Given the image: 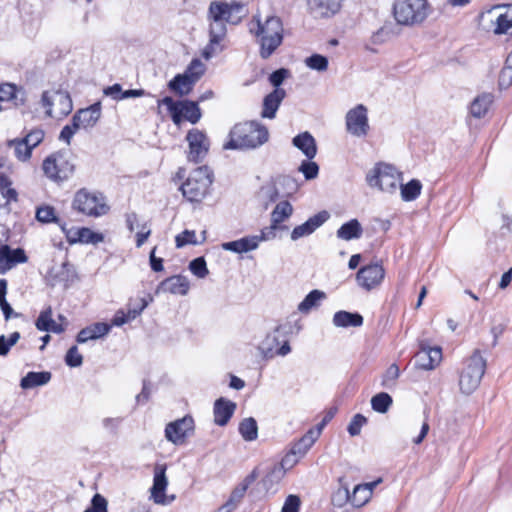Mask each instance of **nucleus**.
<instances>
[{
	"label": "nucleus",
	"mask_w": 512,
	"mask_h": 512,
	"mask_svg": "<svg viewBox=\"0 0 512 512\" xmlns=\"http://www.w3.org/2000/svg\"><path fill=\"white\" fill-rule=\"evenodd\" d=\"M268 140L267 129L255 122L236 124L229 133V140L223 145L226 150L253 149Z\"/></svg>",
	"instance_id": "nucleus-1"
},
{
	"label": "nucleus",
	"mask_w": 512,
	"mask_h": 512,
	"mask_svg": "<svg viewBox=\"0 0 512 512\" xmlns=\"http://www.w3.org/2000/svg\"><path fill=\"white\" fill-rule=\"evenodd\" d=\"M256 35L260 37V55L266 59L279 47L283 39V26L278 17L270 16L264 22L256 18Z\"/></svg>",
	"instance_id": "nucleus-2"
},
{
	"label": "nucleus",
	"mask_w": 512,
	"mask_h": 512,
	"mask_svg": "<svg viewBox=\"0 0 512 512\" xmlns=\"http://www.w3.org/2000/svg\"><path fill=\"white\" fill-rule=\"evenodd\" d=\"M486 369V360L479 350H475L465 361L464 367L459 374V390L468 396L474 393L482 380Z\"/></svg>",
	"instance_id": "nucleus-3"
},
{
	"label": "nucleus",
	"mask_w": 512,
	"mask_h": 512,
	"mask_svg": "<svg viewBox=\"0 0 512 512\" xmlns=\"http://www.w3.org/2000/svg\"><path fill=\"white\" fill-rule=\"evenodd\" d=\"M401 180V173L395 167L385 163L376 164L366 174V183L370 188L388 194L397 191Z\"/></svg>",
	"instance_id": "nucleus-4"
},
{
	"label": "nucleus",
	"mask_w": 512,
	"mask_h": 512,
	"mask_svg": "<svg viewBox=\"0 0 512 512\" xmlns=\"http://www.w3.org/2000/svg\"><path fill=\"white\" fill-rule=\"evenodd\" d=\"M213 182V174L206 166H201L190 172L185 182L180 186L182 195L190 202H200L208 194Z\"/></svg>",
	"instance_id": "nucleus-5"
},
{
	"label": "nucleus",
	"mask_w": 512,
	"mask_h": 512,
	"mask_svg": "<svg viewBox=\"0 0 512 512\" xmlns=\"http://www.w3.org/2000/svg\"><path fill=\"white\" fill-rule=\"evenodd\" d=\"M72 208L83 215L95 218L101 217L109 211L104 195L86 188H82L74 194Z\"/></svg>",
	"instance_id": "nucleus-6"
},
{
	"label": "nucleus",
	"mask_w": 512,
	"mask_h": 512,
	"mask_svg": "<svg viewBox=\"0 0 512 512\" xmlns=\"http://www.w3.org/2000/svg\"><path fill=\"white\" fill-rule=\"evenodd\" d=\"M429 13L427 0H397L394 17L399 24L415 25L423 22Z\"/></svg>",
	"instance_id": "nucleus-7"
},
{
	"label": "nucleus",
	"mask_w": 512,
	"mask_h": 512,
	"mask_svg": "<svg viewBox=\"0 0 512 512\" xmlns=\"http://www.w3.org/2000/svg\"><path fill=\"white\" fill-rule=\"evenodd\" d=\"M163 108L170 114L173 122L179 125L183 120L192 124L197 123L201 118V111L197 103L191 101L175 102L171 97H165L158 102V112L163 113Z\"/></svg>",
	"instance_id": "nucleus-8"
},
{
	"label": "nucleus",
	"mask_w": 512,
	"mask_h": 512,
	"mask_svg": "<svg viewBox=\"0 0 512 512\" xmlns=\"http://www.w3.org/2000/svg\"><path fill=\"white\" fill-rule=\"evenodd\" d=\"M41 106L51 118L62 119L73 109L72 100L66 91L47 90L42 93Z\"/></svg>",
	"instance_id": "nucleus-9"
},
{
	"label": "nucleus",
	"mask_w": 512,
	"mask_h": 512,
	"mask_svg": "<svg viewBox=\"0 0 512 512\" xmlns=\"http://www.w3.org/2000/svg\"><path fill=\"white\" fill-rule=\"evenodd\" d=\"M42 169L51 181L61 183L72 176L74 164L66 154L54 153L43 161Z\"/></svg>",
	"instance_id": "nucleus-10"
},
{
	"label": "nucleus",
	"mask_w": 512,
	"mask_h": 512,
	"mask_svg": "<svg viewBox=\"0 0 512 512\" xmlns=\"http://www.w3.org/2000/svg\"><path fill=\"white\" fill-rule=\"evenodd\" d=\"M346 131L357 138L367 136L370 126L368 120V109L363 104H358L347 111L345 115Z\"/></svg>",
	"instance_id": "nucleus-11"
},
{
	"label": "nucleus",
	"mask_w": 512,
	"mask_h": 512,
	"mask_svg": "<svg viewBox=\"0 0 512 512\" xmlns=\"http://www.w3.org/2000/svg\"><path fill=\"white\" fill-rule=\"evenodd\" d=\"M485 17L490 23L488 29L494 34L512 33V5L493 7Z\"/></svg>",
	"instance_id": "nucleus-12"
},
{
	"label": "nucleus",
	"mask_w": 512,
	"mask_h": 512,
	"mask_svg": "<svg viewBox=\"0 0 512 512\" xmlns=\"http://www.w3.org/2000/svg\"><path fill=\"white\" fill-rule=\"evenodd\" d=\"M186 141L188 142V160L194 163L203 161L210 148V140L206 133L196 128L191 129L186 135Z\"/></svg>",
	"instance_id": "nucleus-13"
},
{
	"label": "nucleus",
	"mask_w": 512,
	"mask_h": 512,
	"mask_svg": "<svg viewBox=\"0 0 512 512\" xmlns=\"http://www.w3.org/2000/svg\"><path fill=\"white\" fill-rule=\"evenodd\" d=\"M193 431V418L191 416H185L167 424L165 428V437L169 442L175 445H182L185 443L186 438L193 433Z\"/></svg>",
	"instance_id": "nucleus-14"
},
{
	"label": "nucleus",
	"mask_w": 512,
	"mask_h": 512,
	"mask_svg": "<svg viewBox=\"0 0 512 512\" xmlns=\"http://www.w3.org/2000/svg\"><path fill=\"white\" fill-rule=\"evenodd\" d=\"M166 469L167 467L165 464H156L154 467L153 485L150 489V497L159 505H167L174 500V496L169 497L165 493L168 486Z\"/></svg>",
	"instance_id": "nucleus-15"
},
{
	"label": "nucleus",
	"mask_w": 512,
	"mask_h": 512,
	"mask_svg": "<svg viewBox=\"0 0 512 512\" xmlns=\"http://www.w3.org/2000/svg\"><path fill=\"white\" fill-rule=\"evenodd\" d=\"M385 277V269L378 263L362 267L356 274V280L360 287L371 291L381 285Z\"/></svg>",
	"instance_id": "nucleus-16"
},
{
	"label": "nucleus",
	"mask_w": 512,
	"mask_h": 512,
	"mask_svg": "<svg viewBox=\"0 0 512 512\" xmlns=\"http://www.w3.org/2000/svg\"><path fill=\"white\" fill-rule=\"evenodd\" d=\"M210 20L209 44L204 48L202 52L203 57L207 60L223 50L221 42L226 36L225 22L217 18H210Z\"/></svg>",
	"instance_id": "nucleus-17"
},
{
	"label": "nucleus",
	"mask_w": 512,
	"mask_h": 512,
	"mask_svg": "<svg viewBox=\"0 0 512 512\" xmlns=\"http://www.w3.org/2000/svg\"><path fill=\"white\" fill-rule=\"evenodd\" d=\"M243 6L226 2H212L209 7V18L221 19L223 22L238 23L242 17Z\"/></svg>",
	"instance_id": "nucleus-18"
},
{
	"label": "nucleus",
	"mask_w": 512,
	"mask_h": 512,
	"mask_svg": "<svg viewBox=\"0 0 512 512\" xmlns=\"http://www.w3.org/2000/svg\"><path fill=\"white\" fill-rule=\"evenodd\" d=\"M330 215L327 211H321L312 217H310L306 222L301 225L296 226L291 234L290 238L292 241H297L301 238L307 237L314 233L320 226H322L328 219Z\"/></svg>",
	"instance_id": "nucleus-19"
},
{
	"label": "nucleus",
	"mask_w": 512,
	"mask_h": 512,
	"mask_svg": "<svg viewBox=\"0 0 512 512\" xmlns=\"http://www.w3.org/2000/svg\"><path fill=\"white\" fill-rule=\"evenodd\" d=\"M26 261L27 257L24 250L20 248L11 249L8 245L0 247V274H4L15 265Z\"/></svg>",
	"instance_id": "nucleus-20"
},
{
	"label": "nucleus",
	"mask_w": 512,
	"mask_h": 512,
	"mask_svg": "<svg viewBox=\"0 0 512 512\" xmlns=\"http://www.w3.org/2000/svg\"><path fill=\"white\" fill-rule=\"evenodd\" d=\"M190 283L188 279L181 275L171 276L160 283L156 293L164 292L174 295H186L189 291Z\"/></svg>",
	"instance_id": "nucleus-21"
},
{
	"label": "nucleus",
	"mask_w": 512,
	"mask_h": 512,
	"mask_svg": "<svg viewBox=\"0 0 512 512\" xmlns=\"http://www.w3.org/2000/svg\"><path fill=\"white\" fill-rule=\"evenodd\" d=\"M0 102H12L15 107L23 106L26 102V93L15 84H0Z\"/></svg>",
	"instance_id": "nucleus-22"
},
{
	"label": "nucleus",
	"mask_w": 512,
	"mask_h": 512,
	"mask_svg": "<svg viewBox=\"0 0 512 512\" xmlns=\"http://www.w3.org/2000/svg\"><path fill=\"white\" fill-rule=\"evenodd\" d=\"M381 482V479L377 481L356 485L353 489L351 497V505L356 508L363 507L366 505L373 494L375 487Z\"/></svg>",
	"instance_id": "nucleus-23"
},
{
	"label": "nucleus",
	"mask_w": 512,
	"mask_h": 512,
	"mask_svg": "<svg viewBox=\"0 0 512 512\" xmlns=\"http://www.w3.org/2000/svg\"><path fill=\"white\" fill-rule=\"evenodd\" d=\"M236 404L230 400L219 398L214 403L213 413L214 422L219 426H224L228 423L234 411Z\"/></svg>",
	"instance_id": "nucleus-24"
},
{
	"label": "nucleus",
	"mask_w": 512,
	"mask_h": 512,
	"mask_svg": "<svg viewBox=\"0 0 512 512\" xmlns=\"http://www.w3.org/2000/svg\"><path fill=\"white\" fill-rule=\"evenodd\" d=\"M111 330V325L103 322H97L80 330L76 341L80 344L89 340H97L106 336Z\"/></svg>",
	"instance_id": "nucleus-25"
},
{
	"label": "nucleus",
	"mask_w": 512,
	"mask_h": 512,
	"mask_svg": "<svg viewBox=\"0 0 512 512\" xmlns=\"http://www.w3.org/2000/svg\"><path fill=\"white\" fill-rule=\"evenodd\" d=\"M74 115L76 117V121H78L82 126V129L92 128L101 117V104L94 103L87 108L78 110Z\"/></svg>",
	"instance_id": "nucleus-26"
},
{
	"label": "nucleus",
	"mask_w": 512,
	"mask_h": 512,
	"mask_svg": "<svg viewBox=\"0 0 512 512\" xmlns=\"http://www.w3.org/2000/svg\"><path fill=\"white\" fill-rule=\"evenodd\" d=\"M221 247L225 251L242 254L256 250L259 245L255 235H249L235 241L222 243Z\"/></svg>",
	"instance_id": "nucleus-27"
},
{
	"label": "nucleus",
	"mask_w": 512,
	"mask_h": 512,
	"mask_svg": "<svg viewBox=\"0 0 512 512\" xmlns=\"http://www.w3.org/2000/svg\"><path fill=\"white\" fill-rule=\"evenodd\" d=\"M292 144L309 160L313 159L317 154L316 140L307 131L296 135L292 140Z\"/></svg>",
	"instance_id": "nucleus-28"
},
{
	"label": "nucleus",
	"mask_w": 512,
	"mask_h": 512,
	"mask_svg": "<svg viewBox=\"0 0 512 512\" xmlns=\"http://www.w3.org/2000/svg\"><path fill=\"white\" fill-rule=\"evenodd\" d=\"M35 325L40 331L53 332L57 334L62 333L66 328V324L57 323L52 318V309L50 307L40 313Z\"/></svg>",
	"instance_id": "nucleus-29"
},
{
	"label": "nucleus",
	"mask_w": 512,
	"mask_h": 512,
	"mask_svg": "<svg viewBox=\"0 0 512 512\" xmlns=\"http://www.w3.org/2000/svg\"><path fill=\"white\" fill-rule=\"evenodd\" d=\"M285 97V91L281 88H276L268 94L263 102L262 117L272 119L275 117L276 111Z\"/></svg>",
	"instance_id": "nucleus-30"
},
{
	"label": "nucleus",
	"mask_w": 512,
	"mask_h": 512,
	"mask_svg": "<svg viewBox=\"0 0 512 512\" xmlns=\"http://www.w3.org/2000/svg\"><path fill=\"white\" fill-rule=\"evenodd\" d=\"M274 344H278L277 338L275 336H268L262 342V344L259 346V350L261 351L263 357L273 358L275 355L286 356L291 351L288 341H285L276 351H274Z\"/></svg>",
	"instance_id": "nucleus-31"
},
{
	"label": "nucleus",
	"mask_w": 512,
	"mask_h": 512,
	"mask_svg": "<svg viewBox=\"0 0 512 512\" xmlns=\"http://www.w3.org/2000/svg\"><path fill=\"white\" fill-rule=\"evenodd\" d=\"M363 234L361 223L357 219H351L339 227L336 236L344 241L359 239Z\"/></svg>",
	"instance_id": "nucleus-32"
},
{
	"label": "nucleus",
	"mask_w": 512,
	"mask_h": 512,
	"mask_svg": "<svg viewBox=\"0 0 512 512\" xmlns=\"http://www.w3.org/2000/svg\"><path fill=\"white\" fill-rule=\"evenodd\" d=\"M333 324L336 327H359L363 324V317L358 313L338 311L333 316Z\"/></svg>",
	"instance_id": "nucleus-33"
},
{
	"label": "nucleus",
	"mask_w": 512,
	"mask_h": 512,
	"mask_svg": "<svg viewBox=\"0 0 512 512\" xmlns=\"http://www.w3.org/2000/svg\"><path fill=\"white\" fill-rule=\"evenodd\" d=\"M318 438L319 429H310L297 443L293 445L291 451L301 459Z\"/></svg>",
	"instance_id": "nucleus-34"
},
{
	"label": "nucleus",
	"mask_w": 512,
	"mask_h": 512,
	"mask_svg": "<svg viewBox=\"0 0 512 512\" xmlns=\"http://www.w3.org/2000/svg\"><path fill=\"white\" fill-rule=\"evenodd\" d=\"M279 197H282L280 188L275 180L265 183L258 192L259 200L267 207L269 204L275 202Z\"/></svg>",
	"instance_id": "nucleus-35"
},
{
	"label": "nucleus",
	"mask_w": 512,
	"mask_h": 512,
	"mask_svg": "<svg viewBox=\"0 0 512 512\" xmlns=\"http://www.w3.org/2000/svg\"><path fill=\"white\" fill-rule=\"evenodd\" d=\"M127 225L131 232L136 231V246L141 247L151 234L150 227L146 223H137L135 215L127 218Z\"/></svg>",
	"instance_id": "nucleus-36"
},
{
	"label": "nucleus",
	"mask_w": 512,
	"mask_h": 512,
	"mask_svg": "<svg viewBox=\"0 0 512 512\" xmlns=\"http://www.w3.org/2000/svg\"><path fill=\"white\" fill-rule=\"evenodd\" d=\"M292 213L293 207L288 201L279 202L271 213L272 229H276L277 226L287 220Z\"/></svg>",
	"instance_id": "nucleus-37"
},
{
	"label": "nucleus",
	"mask_w": 512,
	"mask_h": 512,
	"mask_svg": "<svg viewBox=\"0 0 512 512\" xmlns=\"http://www.w3.org/2000/svg\"><path fill=\"white\" fill-rule=\"evenodd\" d=\"M493 102V96L490 93H484L477 96L474 101L471 103L470 112L474 117L481 118L483 117L490 105Z\"/></svg>",
	"instance_id": "nucleus-38"
},
{
	"label": "nucleus",
	"mask_w": 512,
	"mask_h": 512,
	"mask_svg": "<svg viewBox=\"0 0 512 512\" xmlns=\"http://www.w3.org/2000/svg\"><path fill=\"white\" fill-rule=\"evenodd\" d=\"M51 379L50 372H29L21 379L20 386L23 389H30L36 386L47 384Z\"/></svg>",
	"instance_id": "nucleus-39"
},
{
	"label": "nucleus",
	"mask_w": 512,
	"mask_h": 512,
	"mask_svg": "<svg viewBox=\"0 0 512 512\" xmlns=\"http://www.w3.org/2000/svg\"><path fill=\"white\" fill-rule=\"evenodd\" d=\"M326 298V294L320 290H312L302 302L298 305V311L309 313L313 308L319 306V303Z\"/></svg>",
	"instance_id": "nucleus-40"
},
{
	"label": "nucleus",
	"mask_w": 512,
	"mask_h": 512,
	"mask_svg": "<svg viewBox=\"0 0 512 512\" xmlns=\"http://www.w3.org/2000/svg\"><path fill=\"white\" fill-rule=\"evenodd\" d=\"M72 266L67 262L55 265L49 272V277L53 281V285L57 283H67L71 278Z\"/></svg>",
	"instance_id": "nucleus-41"
},
{
	"label": "nucleus",
	"mask_w": 512,
	"mask_h": 512,
	"mask_svg": "<svg viewBox=\"0 0 512 512\" xmlns=\"http://www.w3.org/2000/svg\"><path fill=\"white\" fill-rule=\"evenodd\" d=\"M195 83L185 73L177 75L169 82V88L179 95H186Z\"/></svg>",
	"instance_id": "nucleus-42"
},
{
	"label": "nucleus",
	"mask_w": 512,
	"mask_h": 512,
	"mask_svg": "<svg viewBox=\"0 0 512 512\" xmlns=\"http://www.w3.org/2000/svg\"><path fill=\"white\" fill-rule=\"evenodd\" d=\"M239 433L245 441H254L258 437V425L254 418L243 419L239 424Z\"/></svg>",
	"instance_id": "nucleus-43"
},
{
	"label": "nucleus",
	"mask_w": 512,
	"mask_h": 512,
	"mask_svg": "<svg viewBox=\"0 0 512 512\" xmlns=\"http://www.w3.org/2000/svg\"><path fill=\"white\" fill-rule=\"evenodd\" d=\"M206 239V232L203 231L201 233V239L197 238L196 232L194 230H185L182 233L178 234L175 237V243L177 248H182L186 245H199L203 243Z\"/></svg>",
	"instance_id": "nucleus-44"
},
{
	"label": "nucleus",
	"mask_w": 512,
	"mask_h": 512,
	"mask_svg": "<svg viewBox=\"0 0 512 512\" xmlns=\"http://www.w3.org/2000/svg\"><path fill=\"white\" fill-rule=\"evenodd\" d=\"M401 197L404 201L410 202L415 200L421 193L422 184L417 179L410 180L407 184L399 185Z\"/></svg>",
	"instance_id": "nucleus-45"
},
{
	"label": "nucleus",
	"mask_w": 512,
	"mask_h": 512,
	"mask_svg": "<svg viewBox=\"0 0 512 512\" xmlns=\"http://www.w3.org/2000/svg\"><path fill=\"white\" fill-rule=\"evenodd\" d=\"M9 178L0 172V207L7 205L10 200H15L17 193L10 188Z\"/></svg>",
	"instance_id": "nucleus-46"
},
{
	"label": "nucleus",
	"mask_w": 512,
	"mask_h": 512,
	"mask_svg": "<svg viewBox=\"0 0 512 512\" xmlns=\"http://www.w3.org/2000/svg\"><path fill=\"white\" fill-rule=\"evenodd\" d=\"M258 475L256 473V470H253L245 479L242 481L241 484H239L232 492L229 504L232 503L235 505L238 503L242 497L244 496L246 490L248 487L254 483V481L257 479Z\"/></svg>",
	"instance_id": "nucleus-47"
},
{
	"label": "nucleus",
	"mask_w": 512,
	"mask_h": 512,
	"mask_svg": "<svg viewBox=\"0 0 512 512\" xmlns=\"http://www.w3.org/2000/svg\"><path fill=\"white\" fill-rule=\"evenodd\" d=\"M10 149L13 150L14 156L22 162L28 161L31 157L32 151L27 147V144L21 139H13L7 142Z\"/></svg>",
	"instance_id": "nucleus-48"
},
{
	"label": "nucleus",
	"mask_w": 512,
	"mask_h": 512,
	"mask_svg": "<svg viewBox=\"0 0 512 512\" xmlns=\"http://www.w3.org/2000/svg\"><path fill=\"white\" fill-rule=\"evenodd\" d=\"M282 196H290L297 192L299 185L297 181L290 176H278L274 179Z\"/></svg>",
	"instance_id": "nucleus-49"
},
{
	"label": "nucleus",
	"mask_w": 512,
	"mask_h": 512,
	"mask_svg": "<svg viewBox=\"0 0 512 512\" xmlns=\"http://www.w3.org/2000/svg\"><path fill=\"white\" fill-rule=\"evenodd\" d=\"M371 405L376 412L385 413L392 405V398L389 394L381 392L372 397Z\"/></svg>",
	"instance_id": "nucleus-50"
},
{
	"label": "nucleus",
	"mask_w": 512,
	"mask_h": 512,
	"mask_svg": "<svg viewBox=\"0 0 512 512\" xmlns=\"http://www.w3.org/2000/svg\"><path fill=\"white\" fill-rule=\"evenodd\" d=\"M283 476L284 472L282 468L275 466L263 479V485L266 491H274L275 486L280 482Z\"/></svg>",
	"instance_id": "nucleus-51"
},
{
	"label": "nucleus",
	"mask_w": 512,
	"mask_h": 512,
	"mask_svg": "<svg viewBox=\"0 0 512 512\" xmlns=\"http://www.w3.org/2000/svg\"><path fill=\"white\" fill-rule=\"evenodd\" d=\"M399 374L400 371L398 366L396 364H391L382 376V386L387 389L395 387Z\"/></svg>",
	"instance_id": "nucleus-52"
},
{
	"label": "nucleus",
	"mask_w": 512,
	"mask_h": 512,
	"mask_svg": "<svg viewBox=\"0 0 512 512\" xmlns=\"http://www.w3.org/2000/svg\"><path fill=\"white\" fill-rule=\"evenodd\" d=\"M206 70L205 64L199 60L194 59L185 71V74L196 83Z\"/></svg>",
	"instance_id": "nucleus-53"
},
{
	"label": "nucleus",
	"mask_w": 512,
	"mask_h": 512,
	"mask_svg": "<svg viewBox=\"0 0 512 512\" xmlns=\"http://www.w3.org/2000/svg\"><path fill=\"white\" fill-rule=\"evenodd\" d=\"M80 242L83 244H98L103 242L104 236L101 233L92 231L90 228H80Z\"/></svg>",
	"instance_id": "nucleus-54"
},
{
	"label": "nucleus",
	"mask_w": 512,
	"mask_h": 512,
	"mask_svg": "<svg viewBox=\"0 0 512 512\" xmlns=\"http://www.w3.org/2000/svg\"><path fill=\"white\" fill-rule=\"evenodd\" d=\"M298 170L305 176L307 180H312L318 176L319 166L316 162L308 159L302 161Z\"/></svg>",
	"instance_id": "nucleus-55"
},
{
	"label": "nucleus",
	"mask_w": 512,
	"mask_h": 512,
	"mask_svg": "<svg viewBox=\"0 0 512 512\" xmlns=\"http://www.w3.org/2000/svg\"><path fill=\"white\" fill-rule=\"evenodd\" d=\"M20 339L18 332H13L6 337L5 335L0 336V356H6L10 351L11 347L14 346Z\"/></svg>",
	"instance_id": "nucleus-56"
},
{
	"label": "nucleus",
	"mask_w": 512,
	"mask_h": 512,
	"mask_svg": "<svg viewBox=\"0 0 512 512\" xmlns=\"http://www.w3.org/2000/svg\"><path fill=\"white\" fill-rule=\"evenodd\" d=\"M305 64L313 70L325 71L328 67V60L320 54H314L305 60Z\"/></svg>",
	"instance_id": "nucleus-57"
},
{
	"label": "nucleus",
	"mask_w": 512,
	"mask_h": 512,
	"mask_svg": "<svg viewBox=\"0 0 512 512\" xmlns=\"http://www.w3.org/2000/svg\"><path fill=\"white\" fill-rule=\"evenodd\" d=\"M332 504L335 507H343L346 503H351L350 492L347 487L338 488L332 495Z\"/></svg>",
	"instance_id": "nucleus-58"
},
{
	"label": "nucleus",
	"mask_w": 512,
	"mask_h": 512,
	"mask_svg": "<svg viewBox=\"0 0 512 512\" xmlns=\"http://www.w3.org/2000/svg\"><path fill=\"white\" fill-rule=\"evenodd\" d=\"M79 129H82V126L78 121H76V117L74 115L71 123L63 127L59 138L67 144H70L71 138Z\"/></svg>",
	"instance_id": "nucleus-59"
},
{
	"label": "nucleus",
	"mask_w": 512,
	"mask_h": 512,
	"mask_svg": "<svg viewBox=\"0 0 512 512\" xmlns=\"http://www.w3.org/2000/svg\"><path fill=\"white\" fill-rule=\"evenodd\" d=\"M189 268L198 278H205L209 273L206 262L202 257L192 260L189 264Z\"/></svg>",
	"instance_id": "nucleus-60"
},
{
	"label": "nucleus",
	"mask_w": 512,
	"mask_h": 512,
	"mask_svg": "<svg viewBox=\"0 0 512 512\" xmlns=\"http://www.w3.org/2000/svg\"><path fill=\"white\" fill-rule=\"evenodd\" d=\"M44 138V131L41 129H34L30 133H28L21 140L27 144V147L32 151L36 146H38Z\"/></svg>",
	"instance_id": "nucleus-61"
},
{
	"label": "nucleus",
	"mask_w": 512,
	"mask_h": 512,
	"mask_svg": "<svg viewBox=\"0 0 512 512\" xmlns=\"http://www.w3.org/2000/svg\"><path fill=\"white\" fill-rule=\"evenodd\" d=\"M65 362L70 367H79L83 363V357L80 354L77 346H72L65 356Z\"/></svg>",
	"instance_id": "nucleus-62"
},
{
	"label": "nucleus",
	"mask_w": 512,
	"mask_h": 512,
	"mask_svg": "<svg viewBox=\"0 0 512 512\" xmlns=\"http://www.w3.org/2000/svg\"><path fill=\"white\" fill-rule=\"evenodd\" d=\"M107 505V500L102 495L95 494L91 501V507L84 512H108Z\"/></svg>",
	"instance_id": "nucleus-63"
},
{
	"label": "nucleus",
	"mask_w": 512,
	"mask_h": 512,
	"mask_svg": "<svg viewBox=\"0 0 512 512\" xmlns=\"http://www.w3.org/2000/svg\"><path fill=\"white\" fill-rule=\"evenodd\" d=\"M366 423V418L361 414H356L348 425V433L351 436H357L360 434L362 427Z\"/></svg>",
	"instance_id": "nucleus-64"
}]
</instances>
